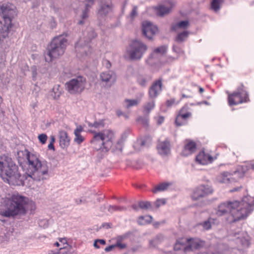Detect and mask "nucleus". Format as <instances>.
Segmentation results:
<instances>
[{
	"label": "nucleus",
	"mask_w": 254,
	"mask_h": 254,
	"mask_svg": "<svg viewBox=\"0 0 254 254\" xmlns=\"http://www.w3.org/2000/svg\"><path fill=\"white\" fill-rule=\"evenodd\" d=\"M19 165L27 175L28 178L36 181L46 179L48 167L45 160H18ZM0 176L9 185L24 186L25 177L21 176L17 166L12 160H0Z\"/></svg>",
	"instance_id": "obj_1"
},
{
	"label": "nucleus",
	"mask_w": 254,
	"mask_h": 254,
	"mask_svg": "<svg viewBox=\"0 0 254 254\" xmlns=\"http://www.w3.org/2000/svg\"><path fill=\"white\" fill-rule=\"evenodd\" d=\"M2 204L5 209L0 211V214L7 217L25 215L28 212L32 213L36 209L33 201L17 192L4 198Z\"/></svg>",
	"instance_id": "obj_2"
},
{
	"label": "nucleus",
	"mask_w": 254,
	"mask_h": 254,
	"mask_svg": "<svg viewBox=\"0 0 254 254\" xmlns=\"http://www.w3.org/2000/svg\"><path fill=\"white\" fill-rule=\"evenodd\" d=\"M94 134L90 142L93 144H99L101 146L99 150L103 153L111 150L115 154H119L122 150V142L125 140L130 133V130L126 129L121 135V138L115 142V132L111 129H105L101 131L96 132L90 130Z\"/></svg>",
	"instance_id": "obj_3"
},
{
	"label": "nucleus",
	"mask_w": 254,
	"mask_h": 254,
	"mask_svg": "<svg viewBox=\"0 0 254 254\" xmlns=\"http://www.w3.org/2000/svg\"><path fill=\"white\" fill-rule=\"evenodd\" d=\"M251 204L245 201H228L219 204L216 214L221 216L229 213L231 218H228V221L233 223L246 218L253 210Z\"/></svg>",
	"instance_id": "obj_4"
},
{
	"label": "nucleus",
	"mask_w": 254,
	"mask_h": 254,
	"mask_svg": "<svg viewBox=\"0 0 254 254\" xmlns=\"http://www.w3.org/2000/svg\"><path fill=\"white\" fill-rule=\"evenodd\" d=\"M16 15L13 5L7 3L0 5V42L8 38L9 34L13 30V21Z\"/></svg>",
	"instance_id": "obj_5"
},
{
	"label": "nucleus",
	"mask_w": 254,
	"mask_h": 254,
	"mask_svg": "<svg viewBox=\"0 0 254 254\" xmlns=\"http://www.w3.org/2000/svg\"><path fill=\"white\" fill-rule=\"evenodd\" d=\"M67 45V39L63 35L55 37L48 47L45 58L47 62L50 63L54 59L62 56Z\"/></svg>",
	"instance_id": "obj_6"
},
{
	"label": "nucleus",
	"mask_w": 254,
	"mask_h": 254,
	"mask_svg": "<svg viewBox=\"0 0 254 254\" xmlns=\"http://www.w3.org/2000/svg\"><path fill=\"white\" fill-rule=\"evenodd\" d=\"M83 36L75 45L76 56L79 58H84L90 53V46L89 44L97 36V34L92 27H89L83 32Z\"/></svg>",
	"instance_id": "obj_7"
},
{
	"label": "nucleus",
	"mask_w": 254,
	"mask_h": 254,
	"mask_svg": "<svg viewBox=\"0 0 254 254\" xmlns=\"http://www.w3.org/2000/svg\"><path fill=\"white\" fill-rule=\"evenodd\" d=\"M162 79L160 78L154 82L149 90V95L152 100L146 103L143 106V113L145 114H149L151 111L155 107V98L162 91Z\"/></svg>",
	"instance_id": "obj_8"
},
{
	"label": "nucleus",
	"mask_w": 254,
	"mask_h": 254,
	"mask_svg": "<svg viewBox=\"0 0 254 254\" xmlns=\"http://www.w3.org/2000/svg\"><path fill=\"white\" fill-rule=\"evenodd\" d=\"M147 50V46L138 40L133 41L127 50V54L132 60L140 59Z\"/></svg>",
	"instance_id": "obj_9"
},
{
	"label": "nucleus",
	"mask_w": 254,
	"mask_h": 254,
	"mask_svg": "<svg viewBox=\"0 0 254 254\" xmlns=\"http://www.w3.org/2000/svg\"><path fill=\"white\" fill-rule=\"evenodd\" d=\"M86 82V80L85 77L79 76L67 82L65 87L69 93L79 94L84 89Z\"/></svg>",
	"instance_id": "obj_10"
},
{
	"label": "nucleus",
	"mask_w": 254,
	"mask_h": 254,
	"mask_svg": "<svg viewBox=\"0 0 254 254\" xmlns=\"http://www.w3.org/2000/svg\"><path fill=\"white\" fill-rule=\"evenodd\" d=\"M228 101L230 106L248 102L249 101L248 93L243 87H239L237 91L228 95Z\"/></svg>",
	"instance_id": "obj_11"
},
{
	"label": "nucleus",
	"mask_w": 254,
	"mask_h": 254,
	"mask_svg": "<svg viewBox=\"0 0 254 254\" xmlns=\"http://www.w3.org/2000/svg\"><path fill=\"white\" fill-rule=\"evenodd\" d=\"M213 192V189L208 185H200L196 188L193 192L192 198L197 200L200 198L205 197Z\"/></svg>",
	"instance_id": "obj_12"
},
{
	"label": "nucleus",
	"mask_w": 254,
	"mask_h": 254,
	"mask_svg": "<svg viewBox=\"0 0 254 254\" xmlns=\"http://www.w3.org/2000/svg\"><path fill=\"white\" fill-rule=\"evenodd\" d=\"M175 5L174 1L171 0H167L163 4L155 7V12L159 16H164L169 13Z\"/></svg>",
	"instance_id": "obj_13"
},
{
	"label": "nucleus",
	"mask_w": 254,
	"mask_h": 254,
	"mask_svg": "<svg viewBox=\"0 0 254 254\" xmlns=\"http://www.w3.org/2000/svg\"><path fill=\"white\" fill-rule=\"evenodd\" d=\"M197 149L195 142L190 139H186L184 141V145L181 154L184 157H188L194 153Z\"/></svg>",
	"instance_id": "obj_14"
},
{
	"label": "nucleus",
	"mask_w": 254,
	"mask_h": 254,
	"mask_svg": "<svg viewBox=\"0 0 254 254\" xmlns=\"http://www.w3.org/2000/svg\"><path fill=\"white\" fill-rule=\"evenodd\" d=\"M112 9L113 4L111 0H101L99 4L98 15L100 17L105 16L112 11Z\"/></svg>",
	"instance_id": "obj_15"
},
{
	"label": "nucleus",
	"mask_w": 254,
	"mask_h": 254,
	"mask_svg": "<svg viewBox=\"0 0 254 254\" xmlns=\"http://www.w3.org/2000/svg\"><path fill=\"white\" fill-rule=\"evenodd\" d=\"M143 35L149 39H151L153 36L157 32L158 28L148 21H144L142 25Z\"/></svg>",
	"instance_id": "obj_16"
},
{
	"label": "nucleus",
	"mask_w": 254,
	"mask_h": 254,
	"mask_svg": "<svg viewBox=\"0 0 254 254\" xmlns=\"http://www.w3.org/2000/svg\"><path fill=\"white\" fill-rule=\"evenodd\" d=\"M100 79L102 82L105 83L106 86L110 87L116 81V76L114 72L108 71L102 72L100 75Z\"/></svg>",
	"instance_id": "obj_17"
},
{
	"label": "nucleus",
	"mask_w": 254,
	"mask_h": 254,
	"mask_svg": "<svg viewBox=\"0 0 254 254\" xmlns=\"http://www.w3.org/2000/svg\"><path fill=\"white\" fill-rule=\"evenodd\" d=\"M188 245L184 248L185 252L198 250L204 246L205 241L199 239H188L187 240Z\"/></svg>",
	"instance_id": "obj_18"
},
{
	"label": "nucleus",
	"mask_w": 254,
	"mask_h": 254,
	"mask_svg": "<svg viewBox=\"0 0 254 254\" xmlns=\"http://www.w3.org/2000/svg\"><path fill=\"white\" fill-rule=\"evenodd\" d=\"M248 170V169L247 166H239L236 170L230 172L232 182H236L243 178Z\"/></svg>",
	"instance_id": "obj_19"
},
{
	"label": "nucleus",
	"mask_w": 254,
	"mask_h": 254,
	"mask_svg": "<svg viewBox=\"0 0 254 254\" xmlns=\"http://www.w3.org/2000/svg\"><path fill=\"white\" fill-rule=\"evenodd\" d=\"M159 153L162 156L168 155L170 152V141L166 138L164 141H160L157 145Z\"/></svg>",
	"instance_id": "obj_20"
},
{
	"label": "nucleus",
	"mask_w": 254,
	"mask_h": 254,
	"mask_svg": "<svg viewBox=\"0 0 254 254\" xmlns=\"http://www.w3.org/2000/svg\"><path fill=\"white\" fill-rule=\"evenodd\" d=\"M152 77L150 74L143 72H140L136 75V80L137 84L140 86L145 87L151 80Z\"/></svg>",
	"instance_id": "obj_21"
},
{
	"label": "nucleus",
	"mask_w": 254,
	"mask_h": 254,
	"mask_svg": "<svg viewBox=\"0 0 254 254\" xmlns=\"http://www.w3.org/2000/svg\"><path fill=\"white\" fill-rule=\"evenodd\" d=\"M18 159H39V155L36 152H30L27 149L17 152Z\"/></svg>",
	"instance_id": "obj_22"
},
{
	"label": "nucleus",
	"mask_w": 254,
	"mask_h": 254,
	"mask_svg": "<svg viewBox=\"0 0 254 254\" xmlns=\"http://www.w3.org/2000/svg\"><path fill=\"white\" fill-rule=\"evenodd\" d=\"M184 108H182L180 111L179 114L176 117L175 120V124L177 126H181L184 125V122H183L182 120H186L187 118L190 117L191 114L190 112H187L184 113Z\"/></svg>",
	"instance_id": "obj_23"
},
{
	"label": "nucleus",
	"mask_w": 254,
	"mask_h": 254,
	"mask_svg": "<svg viewBox=\"0 0 254 254\" xmlns=\"http://www.w3.org/2000/svg\"><path fill=\"white\" fill-rule=\"evenodd\" d=\"M60 145L62 148H66L69 144L70 139L67 133L64 130L59 132Z\"/></svg>",
	"instance_id": "obj_24"
},
{
	"label": "nucleus",
	"mask_w": 254,
	"mask_h": 254,
	"mask_svg": "<svg viewBox=\"0 0 254 254\" xmlns=\"http://www.w3.org/2000/svg\"><path fill=\"white\" fill-rule=\"evenodd\" d=\"M216 181L220 183H230L232 182L230 172H223L216 177Z\"/></svg>",
	"instance_id": "obj_25"
},
{
	"label": "nucleus",
	"mask_w": 254,
	"mask_h": 254,
	"mask_svg": "<svg viewBox=\"0 0 254 254\" xmlns=\"http://www.w3.org/2000/svg\"><path fill=\"white\" fill-rule=\"evenodd\" d=\"M95 0H86V4L85 9L83 11L82 14V20L78 22L79 24H82L84 23L83 20L88 17V13L89 9L91 7L92 5L94 4Z\"/></svg>",
	"instance_id": "obj_26"
},
{
	"label": "nucleus",
	"mask_w": 254,
	"mask_h": 254,
	"mask_svg": "<svg viewBox=\"0 0 254 254\" xmlns=\"http://www.w3.org/2000/svg\"><path fill=\"white\" fill-rule=\"evenodd\" d=\"M83 130V127L81 126H78L74 131L75 135L74 141L78 144H81L84 140V138L81 135V132Z\"/></svg>",
	"instance_id": "obj_27"
},
{
	"label": "nucleus",
	"mask_w": 254,
	"mask_h": 254,
	"mask_svg": "<svg viewBox=\"0 0 254 254\" xmlns=\"http://www.w3.org/2000/svg\"><path fill=\"white\" fill-rule=\"evenodd\" d=\"M151 142V138L149 136H144L138 139L135 144V147L140 146V147H148Z\"/></svg>",
	"instance_id": "obj_28"
},
{
	"label": "nucleus",
	"mask_w": 254,
	"mask_h": 254,
	"mask_svg": "<svg viewBox=\"0 0 254 254\" xmlns=\"http://www.w3.org/2000/svg\"><path fill=\"white\" fill-rule=\"evenodd\" d=\"M217 219L209 217L207 220L199 224L202 226L204 230H209L211 229L212 225L217 224Z\"/></svg>",
	"instance_id": "obj_29"
},
{
	"label": "nucleus",
	"mask_w": 254,
	"mask_h": 254,
	"mask_svg": "<svg viewBox=\"0 0 254 254\" xmlns=\"http://www.w3.org/2000/svg\"><path fill=\"white\" fill-rule=\"evenodd\" d=\"M126 164L134 169H138L142 168L143 163L142 160H126Z\"/></svg>",
	"instance_id": "obj_30"
},
{
	"label": "nucleus",
	"mask_w": 254,
	"mask_h": 254,
	"mask_svg": "<svg viewBox=\"0 0 254 254\" xmlns=\"http://www.w3.org/2000/svg\"><path fill=\"white\" fill-rule=\"evenodd\" d=\"M104 120L101 119L98 121H95L93 123L87 122L88 126L90 127H94L96 129H99L105 127Z\"/></svg>",
	"instance_id": "obj_31"
},
{
	"label": "nucleus",
	"mask_w": 254,
	"mask_h": 254,
	"mask_svg": "<svg viewBox=\"0 0 254 254\" xmlns=\"http://www.w3.org/2000/svg\"><path fill=\"white\" fill-rule=\"evenodd\" d=\"M195 159H213V157L211 154V152L202 149L199 151V153L196 156Z\"/></svg>",
	"instance_id": "obj_32"
},
{
	"label": "nucleus",
	"mask_w": 254,
	"mask_h": 254,
	"mask_svg": "<svg viewBox=\"0 0 254 254\" xmlns=\"http://www.w3.org/2000/svg\"><path fill=\"white\" fill-rule=\"evenodd\" d=\"M189 25L188 20L181 21L171 26V29L172 31H176L178 28H186Z\"/></svg>",
	"instance_id": "obj_33"
},
{
	"label": "nucleus",
	"mask_w": 254,
	"mask_h": 254,
	"mask_svg": "<svg viewBox=\"0 0 254 254\" xmlns=\"http://www.w3.org/2000/svg\"><path fill=\"white\" fill-rule=\"evenodd\" d=\"M167 47L166 46H161L155 49L153 53L150 55V59L155 58L156 54H159L161 55L165 54L167 51Z\"/></svg>",
	"instance_id": "obj_34"
},
{
	"label": "nucleus",
	"mask_w": 254,
	"mask_h": 254,
	"mask_svg": "<svg viewBox=\"0 0 254 254\" xmlns=\"http://www.w3.org/2000/svg\"><path fill=\"white\" fill-rule=\"evenodd\" d=\"M152 217L150 215L141 216L138 219V223L139 225H145L151 223Z\"/></svg>",
	"instance_id": "obj_35"
},
{
	"label": "nucleus",
	"mask_w": 254,
	"mask_h": 254,
	"mask_svg": "<svg viewBox=\"0 0 254 254\" xmlns=\"http://www.w3.org/2000/svg\"><path fill=\"white\" fill-rule=\"evenodd\" d=\"M171 185V184L169 183H161L155 186L152 190V191L154 193H156L158 191H164L166 190Z\"/></svg>",
	"instance_id": "obj_36"
},
{
	"label": "nucleus",
	"mask_w": 254,
	"mask_h": 254,
	"mask_svg": "<svg viewBox=\"0 0 254 254\" xmlns=\"http://www.w3.org/2000/svg\"><path fill=\"white\" fill-rule=\"evenodd\" d=\"M189 34V32L187 31H184L179 33L175 38V41L179 43L185 41L187 39Z\"/></svg>",
	"instance_id": "obj_37"
},
{
	"label": "nucleus",
	"mask_w": 254,
	"mask_h": 254,
	"mask_svg": "<svg viewBox=\"0 0 254 254\" xmlns=\"http://www.w3.org/2000/svg\"><path fill=\"white\" fill-rule=\"evenodd\" d=\"M73 251L72 247L66 245L65 247H61L58 254H72Z\"/></svg>",
	"instance_id": "obj_38"
},
{
	"label": "nucleus",
	"mask_w": 254,
	"mask_h": 254,
	"mask_svg": "<svg viewBox=\"0 0 254 254\" xmlns=\"http://www.w3.org/2000/svg\"><path fill=\"white\" fill-rule=\"evenodd\" d=\"M224 0H212L211 2V8L214 11H218L220 8L221 4Z\"/></svg>",
	"instance_id": "obj_39"
},
{
	"label": "nucleus",
	"mask_w": 254,
	"mask_h": 254,
	"mask_svg": "<svg viewBox=\"0 0 254 254\" xmlns=\"http://www.w3.org/2000/svg\"><path fill=\"white\" fill-rule=\"evenodd\" d=\"M137 122L139 123L144 127H147L148 126L149 119L148 117H139L137 119Z\"/></svg>",
	"instance_id": "obj_40"
},
{
	"label": "nucleus",
	"mask_w": 254,
	"mask_h": 254,
	"mask_svg": "<svg viewBox=\"0 0 254 254\" xmlns=\"http://www.w3.org/2000/svg\"><path fill=\"white\" fill-rule=\"evenodd\" d=\"M126 208L123 206H120L117 205H110L108 207V211L111 213H113L117 211H124Z\"/></svg>",
	"instance_id": "obj_41"
},
{
	"label": "nucleus",
	"mask_w": 254,
	"mask_h": 254,
	"mask_svg": "<svg viewBox=\"0 0 254 254\" xmlns=\"http://www.w3.org/2000/svg\"><path fill=\"white\" fill-rule=\"evenodd\" d=\"M213 160H195L194 163L192 165L193 167L198 165H205L211 163Z\"/></svg>",
	"instance_id": "obj_42"
},
{
	"label": "nucleus",
	"mask_w": 254,
	"mask_h": 254,
	"mask_svg": "<svg viewBox=\"0 0 254 254\" xmlns=\"http://www.w3.org/2000/svg\"><path fill=\"white\" fill-rule=\"evenodd\" d=\"M125 103L127 104L126 107L129 108L137 105L139 103V101L136 99H126Z\"/></svg>",
	"instance_id": "obj_43"
},
{
	"label": "nucleus",
	"mask_w": 254,
	"mask_h": 254,
	"mask_svg": "<svg viewBox=\"0 0 254 254\" xmlns=\"http://www.w3.org/2000/svg\"><path fill=\"white\" fill-rule=\"evenodd\" d=\"M184 245V242L183 239H180L177 241L174 246V249L176 251H178L181 249V247Z\"/></svg>",
	"instance_id": "obj_44"
},
{
	"label": "nucleus",
	"mask_w": 254,
	"mask_h": 254,
	"mask_svg": "<svg viewBox=\"0 0 254 254\" xmlns=\"http://www.w3.org/2000/svg\"><path fill=\"white\" fill-rule=\"evenodd\" d=\"M138 206L142 209H147L151 207V204L149 202L141 201L138 203Z\"/></svg>",
	"instance_id": "obj_45"
},
{
	"label": "nucleus",
	"mask_w": 254,
	"mask_h": 254,
	"mask_svg": "<svg viewBox=\"0 0 254 254\" xmlns=\"http://www.w3.org/2000/svg\"><path fill=\"white\" fill-rule=\"evenodd\" d=\"M166 202V200L164 198L158 199L155 202V205L156 207H159L163 205H164Z\"/></svg>",
	"instance_id": "obj_46"
},
{
	"label": "nucleus",
	"mask_w": 254,
	"mask_h": 254,
	"mask_svg": "<svg viewBox=\"0 0 254 254\" xmlns=\"http://www.w3.org/2000/svg\"><path fill=\"white\" fill-rule=\"evenodd\" d=\"M38 139L42 144H44L47 141V136L46 134L42 133L39 135Z\"/></svg>",
	"instance_id": "obj_47"
},
{
	"label": "nucleus",
	"mask_w": 254,
	"mask_h": 254,
	"mask_svg": "<svg viewBox=\"0 0 254 254\" xmlns=\"http://www.w3.org/2000/svg\"><path fill=\"white\" fill-rule=\"evenodd\" d=\"M137 8V6H133L132 11L131 12L130 15H129V16L131 19H133L134 18V17L136 15Z\"/></svg>",
	"instance_id": "obj_48"
},
{
	"label": "nucleus",
	"mask_w": 254,
	"mask_h": 254,
	"mask_svg": "<svg viewBox=\"0 0 254 254\" xmlns=\"http://www.w3.org/2000/svg\"><path fill=\"white\" fill-rule=\"evenodd\" d=\"M115 246H116V247H118L121 249H124L127 247V245L126 244L122 243L120 241H118L117 243L115 245Z\"/></svg>",
	"instance_id": "obj_49"
},
{
	"label": "nucleus",
	"mask_w": 254,
	"mask_h": 254,
	"mask_svg": "<svg viewBox=\"0 0 254 254\" xmlns=\"http://www.w3.org/2000/svg\"><path fill=\"white\" fill-rule=\"evenodd\" d=\"M173 50L174 52L178 54H180L183 52L182 49L176 45H173Z\"/></svg>",
	"instance_id": "obj_50"
},
{
	"label": "nucleus",
	"mask_w": 254,
	"mask_h": 254,
	"mask_svg": "<svg viewBox=\"0 0 254 254\" xmlns=\"http://www.w3.org/2000/svg\"><path fill=\"white\" fill-rule=\"evenodd\" d=\"M59 241L60 244H62L61 247H65L66 245H68L67 243V241L65 238H60L59 239Z\"/></svg>",
	"instance_id": "obj_51"
},
{
	"label": "nucleus",
	"mask_w": 254,
	"mask_h": 254,
	"mask_svg": "<svg viewBox=\"0 0 254 254\" xmlns=\"http://www.w3.org/2000/svg\"><path fill=\"white\" fill-rule=\"evenodd\" d=\"M175 103V99H171L170 100H168L166 101V105L168 107H171L173 105H174Z\"/></svg>",
	"instance_id": "obj_52"
},
{
	"label": "nucleus",
	"mask_w": 254,
	"mask_h": 254,
	"mask_svg": "<svg viewBox=\"0 0 254 254\" xmlns=\"http://www.w3.org/2000/svg\"><path fill=\"white\" fill-rule=\"evenodd\" d=\"M164 121V118L163 116H159L157 120V124L159 125H161Z\"/></svg>",
	"instance_id": "obj_53"
},
{
	"label": "nucleus",
	"mask_w": 254,
	"mask_h": 254,
	"mask_svg": "<svg viewBox=\"0 0 254 254\" xmlns=\"http://www.w3.org/2000/svg\"><path fill=\"white\" fill-rule=\"evenodd\" d=\"M116 247V246H115V245H110L108 247H107L106 248H105V251L106 252H110L114 248Z\"/></svg>",
	"instance_id": "obj_54"
},
{
	"label": "nucleus",
	"mask_w": 254,
	"mask_h": 254,
	"mask_svg": "<svg viewBox=\"0 0 254 254\" xmlns=\"http://www.w3.org/2000/svg\"><path fill=\"white\" fill-rule=\"evenodd\" d=\"M246 236L245 237L244 240H241V241H242V242L243 243H246V244H247V243H249L250 239H249V236L247 234H246Z\"/></svg>",
	"instance_id": "obj_55"
},
{
	"label": "nucleus",
	"mask_w": 254,
	"mask_h": 254,
	"mask_svg": "<svg viewBox=\"0 0 254 254\" xmlns=\"http://www.w3.org/2000/svg\"><path fill=\"white\" fill-rule=\"evenodd\" d=\"M96 241L97 242V243H99V244L102 245H105L106 244V241L104 240L98 239L96 240Z\"/></svg>",
	"instance_id": "obj_56"
},
{
	"label": "nucleus",
	"mask_w": 254,
	"mask_h": 254,
	"mask_svg": "<svg viewBox=\"0 0 254 254\" xmlns=\"http://www.w3.org/2000/svg\"><path fill=\"white\" fill-rule=\"evenodd\" d=\"M48 148L49 149H53V150H54V143H53L52 142H50L49 145H48Z\"/></svg>",
	"instance_id": "obj_57"
},
{
	"label": "nucleus",
	"mask_w": 254,
	"mask_h": 254,
	"mask_svg": "<svg viewBox=\"0 0 254 254\" xmlns=\"http://www.w3.org/2000/svg\"><path fill=\"white\" fill-rule=\"evenodd\" d=\"M116 114L118 117H120L123 115V113L122 112V111L120 110H117Z\"/></svg>",
	"instance_id": "obj_58"
},
{
	"label": "nucleus",
	"mask_w": 254,
	"mask_h": 254,
	"mask_svg": "<svg viewBox=\"0 0 254 254\" xmlns=\"http://www.w3.org/2000/svg\"><path fill=\"white\" fill-rule=\"evenodd\" d=\"M192 98V96L190 95H186L184 93H183L182 94V98Z\"/></svg>",
	"instance_id": "obj_59"
},
{
	"label": "nucleus",
	"mask_w": 254,
	"mask_h": 254,
	"mask_svg": "<svg viewBox=\"0 0 254 254\" xmlns=\"http://www.w3.org/2000/svg\"><path fill=\"white\" fill-rule=\"evenodd\" d=\"M241 187H238L237 188H235L233 190H230V192H234V191H238V190H239L241 189Z\"/></svg>",
	"instance_id": "obj_60"
},
{
	"label": "nucleus",
	"mask_w": 254,
	"mask_h": 254,
	"mask_svg": "<svg viewBox=\"0 0 254 254\" xmlns=\"http://www.w3.org/2000/svg\"><path fill=\"white\" fill-rule=\"evenodd\" d=\"M54 246H56L57 247H60V248L62 247V244H60V241L56 242L55 243H54Z\"/></svg>",
	"instance_id": "obj_61"
},
{
	"label": "nucleus",
	"mask_w": 254,
	"mask_h": 254,
	"mask_svg": "<svg viewBox=\"0 0 254 254\" xmlns=\"http://www.w3.org/2000/svg\"><path fill=\"white\" fill-rule=\"evenodd\" d=\"M160 224V222H155L154 224H153V226L155 228H158L159 225Z\"/></svg>",
	"instance_id": "obj_62"
},
{
	"label": "nucleus",
	"mask_w": 254,
	"mask_h": 254,
	"mask_svg": "<svg viewBox=\"0 0 254 254\" xmlns=\"http://www.w3.org/2000/svg\"><path fill=\"white\" fill-rule=\"evenodd\" d=\"M94 247H95L97 249H99L100 248V247L98 245L97 242L96 240L95 241V242L94 243Z\"/></svg>",
	"instance_id": "obj_63"
},
{
	"label": "nucleus",
	"mask_w": 254,
	"mask_h": 254,
	"mask_svg": "<svg viewBox=\"0 0 254 254\" xmlns=\"http://www.w3.org/2000/svg\"><path fill=\"white\" fill-rule=\"evenodd\" d=\"M106 62H107V65H106L107 68H110L111 66V63H110V62L109 61H106Z\"/></svg>",
	"instance_id": "obj_64"
}]
</instances>
